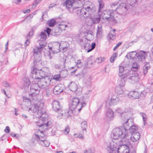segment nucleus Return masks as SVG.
Wrapping results in <instances>:
<instances>
[{"mask_svg": "<svg viewBox=\"0 0 153 153\" xmlns=\"http://www.w3.org/2000/svg\"><path fill=\"white\" fill-rule=\"evenodd\" d=\"M44 104L38 102L37 104L34 105L33 112L35 114L36 113V118L38 119L39 121H35L38 123L37 126H39V128L43 129L42 131H41V134L39 135L35 134L34 138L37 141H41V139L46 138L47 137L45 136L43 131L48 128H50L52 125V122L50 121H48L47 118L45 117L46 111L43 108Z\"/></svg>", "mask_w": 153, "mask_h": 153, "instance_id": "obj_1", "label": "nucleus"}, {"mask_svg": "<svg viewBox=\"0 0 153 153\" xmlns=\"http://www.w3.org/2000/svg\"><path fill=\"white\" fill-rule=\"evenodd\" d=\"M76 7H72L69 11V12L75 14L79 16H82L85 17L91 16L95 12V7L93 4L88 5L86 7L79 9Z\"/></svg>", "mask_w": 153, "mask_h": 153, "instance_id": "obj_2", "label": "nucleus"}, {"mask_svg": "<svg viewBox=\"0 0 153 153\" xmlns=\"http://www.w3.org/2000/svg\"><path fill=\"white\" fill-rule=\"evenodd\" d=\"M114 143L113 141L106 142L105 143V147L106 149L109 152L116 150V152L120 151L121 153H129L128 148L126 145H124L123 144H119V147L117 148L115 146Z\"/></svg>", "mask_w": 153, "mask_h": 153, "instance_id": "obj_3", "label": "nucleus"}, {"mask_svg": "<svg viewBox=\"0 0 153 153\" xmlns=\"http://www.w3.org/2000/svg\"><path fill=\"white\" fill-rule=\"evenodd\" d=\"M112 134H111V137L114 139H118L119 138H121V141L122 144H125V140L128 139L130 136L128 135L126 132L125 133L121 128H114L112 131Z\"/></svg>", "mask_w": 153, "mask_h": 153, "instance_id": "obj_4", "label": "nucleus"}, {"mask_svg": "<svg viewBox=\"0 0 153 153\" xmlns=\"http://www.w3.org/2000/svg\"><path fill=\"white\" fill-rule=\"evenodd\" d=\"M127 113H125L122 114H121V119L123 120H126V122L123 124V126H122L121 128L123 131L127 134L128 132V130L131 127V125L129 123V122H131L132 121V119H130V117L128 116Z\"/></svg>", "mask_w": 153, "mask_h": 153, "instance_id": "obj_5", "label": "nucleus"}, {"mask_svg": "<svg viewBox=\"0 0 153 153\" xmlns=\"http://www.w3.org/2000/svg\"><path fill=\"white\" fill-rule=\"evenodd\" d=\"M45 70L44 69L40 70L37 69L35 66H34L31 72L33 78L36 79H38L45 77L47 74V73Z\"/></svg>", "mask_w": 153, "mask_h": 153, "instance_id": "obj_6", "label": "nucleus"}, {"mask_svg": "<svg viewBox=\"0 0 153 153\" xmlns=\"http://www.w3.org/2000/svg\"><path fill=\"white\" fill-rule=\"evenodd\" d=\"M128 134V136H130V137L128 139H126V140H125V143L123 144V145H126L128 146L129 149V153H130L129 148V146L130 144V140H131L134 142L138 141L140 138V134L138 132H136L135 133L132 134L131 135L129 133Z\"/></svg>", "mask_w": 153, "mask_h": 153, "instance_id": "obj_7", "label": "nucleus"}, {"mask_svg": "<svg viewBox=\"0 0 153 153\" xmlns=\"http://www.w3.org/2000/svg\"><path fill=\"white\" fill-rule=\"evenodd\" d=\"M100 13L103 19L112 22L114 24L117 23L116 20L114 17V13L111 12L110 11L105 10Z\"/></svg>", "mask_w": 153, "mask_h": 153, "instance_id": "obj_8", "label": "nucleus"}, {"mask_svg": "<svg viewBox=\"0 0 153 153\" xmlns=\"http://www.w3.org/2000/svg\"><path fill=\"white\" fill-rule=\"evenodd\" d=\"M111 7L113 10H117V12L119 13H118L119 14L123 13L120 12L121 10L126 11L127 10V5L124 3H120V2L117 3H114L112 4Z\"/></svg>", "mask_w": 153, "mask_h": 153, "instance_id": "obj_9", "label": "nucleus"}, {"mask_svg": "<svg viewBox=\"0 0 153 153\" xmlns=\"http://www.w3.org/2000/svg\"><path fill=\"white\" fill-rule=\"evenodd\" d=\"M51 79V78L48 76L38 79V82L40 88L41 89H47L48 86L50 85Z\"/></svg>", "mask_w": 153, "mask_h": 153, "instance_id": "obj_10", "label": "nucleus"}, {"mask_svg": "<svg viewBox=\"0 0 153 153\" xmlns=\"http://www.w3.org/2000/svg\"><path fill=\"white\" fill-rule=\"evenodd\" d=\"M40 88H41L38 82L37 83L32 84L29 93V95L32 96H36L39 93Z\"/></svg>", "mask_w": 153, "mask_h": 153, "instance_id": "obj_11", "label": "nucleus"}, {"mask_svg": "<svg viewBox=\"0 0 153 153\" xmlns=\"http://www.w3.org/2000/svg\"><path fill=\"white\" fill-rule=\"evenodd\" d=\"M79 106V100L78 98H73L69 105V108L73 111Z\"/></svg>", "mask_w": 153, "mask_h": 153, "instance_id": "obj_12", "label": "nucleus"}, {"mask_svg": "<svg viewBox=\"0 0 153 153\" xmlns=\"http://www.w3.org/2000/svg\"><path fill=\"white\" fill-rule=\"evenodd\" d=\"M52 107L54 111L58 112L59 114L62 115H64V113H62L63 111L62 110V108L59 102L56 100H54L52 103Z\"/></svg>", "mask_w": 153, "mask_h": 153, "instance_id": "obj_13", "label": "nucleus"}, {"mask_svg": "<svg viewBox=\"0 0 153 153\" xmlns=\"http://www.w3.org/2000/svg\"><path fill=\"white\" fill-rule=\"evenodd\" d=\"M68 86L71 91L75 92L77 95H79L81 94V92L79 90L80 89L78 88L77 85L75 82H71Z\"/></svg>", "mask_w": 153, "mask_h": 153, "instance_id": "obj_14", "label": "nucleus"}, {"mask_svg": "<svg viewBox=\"0 0 153 153\" xmlns=\"http://www.w3.org/2000/svg\"><path fill=\"white\" fill-rule=\"evenodd\" d=\"M71 27V24L69 23L62 22L60 23L57 27L62 31L70 28Z\"/></svg>", "mask_w": 153, "mask_h": 153, "instance_id": "obj_15", "label": "nucleus"}, {"mask_svg": "<svg viewBox=\"0 0 153 153\" xmlns=\"http://www.w3.org/2000/svg\"><path fill=\"white\" fill-rule=\"evenodd\" d=\"M85 49L87 51V52L88 53L92 50L95 48L96 46V43L92 42L91 45L89 43L85 42L84 44Z\"/></svg>", "mask_w": 153, "mask_h": 153, "instance_id": "obj_16", "label": "nucleus"}, {"mask_svg": "<svg viewBox=\"0 0 153 153\" xmlns=\"http://www.w3.org/2000/svg\"><path fill=\"white\" fill-rule=\"evenodd\" d=\"M147 56L146 52L143 51H140L137 53V57L138 61H142Z\"/></svg>", "mask_w": 153, "mask_h": 153, "instance_id": "obj_17", "label": "nucleus"}, {"mask_svg": "<svg viewBox=\"0 0 153 153\" xmlns=\"http://www.w3.org/2000/svg\"><path fill=\"white\" fill-rule=\"evenodd\" d=\"M128 75L126 76L125 75H123L122 77H120L118 81V83L119 85V87H123L125 85V81L126 79V77L128 76Z\"/></svg>", "mask_w": 153, "mask_h": 153, "instance_id": "obj_18", "label": "nucleus"}, {"mask_svg": "<svg viewBox=\"0 0 153 153\" xmlns=\"http://www.w3.org/2000/svg\"><path fill=\"white\" fill-rule=\"evenodd\" d=\"M63 91V85L61 84L56 86L53 90L54 94H58Z\"/></svg>", "mask_w": 153, "mask_h": 153, "instance_id": "obj_19", "label": "nucleus"}, {"mask_svg": "<svg viewBox=\"0 0 153 153\" xmlns=\"http://www.w3.org/2000/svg\"><path fill=\"white\" fill-rule=\"evenodd\" d=\"M142 92H141V94L140 95L138 93L137 91H132L130 92L128 94V96L129 97H132L134 99L138 98L139 96H141L142 95Z\"/></svg>", "mask_w": 153, "mask_h": 153, "instance_id": "obj_20", "label": "nucleus"}, {"mask_svg": "<svg viewBox=\"0 0 153 153\" xmlns=\"http://www.w3.org/2000/svg\"><path fill=\"white\" fill-rule=\"evenodd\" d=\"M61 46L60 43H56L53 45V46L52 52L53 53H57L59 51H61L60 46Z\"/></svg>", "mask_w": 153, "mask_h": 153, "instance_id": "obj_21", "label": "nucleus"}, {"mask_svg": "<svg viewBox=\"0 0 153 153\" xmlns=\"http://www.w3.org/2000/svg\"><path fill=\"white\" fill-rule=\"evenodd\" d=\"M61 46H60L61 49V51L62 52H65L68 49V43L66 42H62L60 43Z\"/></svg>", "mask_w": 153, "mask_h": 153, "instance_id": "obj_22", "label": "nucleus"}, {"mask_svg": "<svg viewBox=\"0 0 153 153\" xmlns=\"http://www.w3.org/2000/svg\"><path fill=\"white\" fill-rule=\"evenodd\" d=\"M119 99L117 97L111 98L108 103L110 106H111L117 104L119 101Z\"/></svg>", "mask_w": 153, "mask_h": 153, "instance_id": "obj_23", "label": "nucleus"}, {"mask_svg": "<svg viewBox=\"0 0 153 153\" xmlns=\"http://www.w3.org/2000/svg\"><path fill=\"white\" fill-rule=\"evenodd\" d=\"M101 17V16L100 13H98V15H95L92 19V21L93 24H95L99 23L100 21Z\"/></svg>", "mask_w": 153, "mask_h": 153, "instance_id": "obj_24", "label": "nucleus"}, {"mask_svg": "<svg viewBox=\"0 0 153 153\" xmlns=\"http://www.w3.org/2000/svg\"><path fill=\"white\" fill-rule=\"evenodd\" d=\"M129 79L131 80L132 81H133V82H138L139 80V76H138L137 74H135V75L133 76H129L128 77Z\"/></svg>", "mask_w": 153, "mask_h": 153, "instance_id": "obj_25", "label": "nucleus"}, {"mask_svg": "<svg viewBox=\"0 0 153 153\" xmlns=\"http://www.w3.org/2000/svg\"><path fill=\"white\" fill-rule=\"evenodd\" d=\"M42 50L39 47L36 48L33 50L34 56H36L37 55H41V52Z\"/></svg>", "mask_w": 153, "mask_h": 153, "instance_id": "obj_26", "label": "nucleus"}, {"mask_svg": "<svg viewBox=\"0 0 153 153\" xmlns=\"http://www.w3.org/2000/svg\"><path fill=\"white\" fill-rule=\"evenodd\" d=\"M138 129L137 126L136 125H132V124L131 125V127L129 128L128 130L130 131V133L132 134L135 133V132H137Z\"/></svg>", "mask_w": 153, "mask_h": 153, "instance_id": "obj_27", "label": "nucleus"}, {"mask_svg": "<svg viewBox=\"0 0 153 153\" xmlns=\"http://www.w3.org/2000/svg\"><path fill=\"white\" fill-rule=\"evenodd\" d=\"M75 4L76 7L80 8L82 6L85 4L84 0H78L74 2V4Z\"/></svg>", "mask_w": 153, "mask_h": 153, "instance_id": "obj_28", "label": "nucleus"}, {"mask_svg": "<svg viewBox=\"0 0 153 153\" xmlns=\"http://www.w3.org/2000/svg\"><path fill=\"white\" fill-rule=\"evenodd\" d=\"M62 32L61 30H60L58 29L57 27H56L55 28L54 31H52L51 34L53 36H56L59 35Z\"/></svg>", "mask_w": 153, "mask_h": 153, "instance_id": "obj_29", "label": "nucleus"}, {"mask_svg": "<svg viewBox=\"0 0 153 153\" xmlns=\"http://www.w3.org/2000/svg\"><path fill=\"white\" fill-rule=\"evenodd\" d=\"M150 66L149 63H147L143 66V73L145 75L148 72V70L150 69Z\"/></svg>", "mask_w": 153, "mask_h": 153, "instance_id": "obj_30", "label": "nucleus"}, {"mask_svg": "<svg viewBox=\"0 0 153 153\" xmlns=\"http://www.w3.org/2000/svg\"><path fill=\"white\" fill-rule=\"evenodd\" d=\"M98 2L99 3V8L98 13H100L102 12V9L104 7V5L103 1L101 0L98 1Z\"/></svg>", "mask_w": 153, "mask_h": 153, "instance_id": "obj_31", "label": "nucleus"}, {"mask_svg": "<svg viewBox=\"0 0 153 153\" xmlns=\"http://www.w3.org/2000/svg\"><path fill=\"white\" fill-rule=\"evenodd\" d=\"M47 138H43L42 139H41V143L44 146L46 147H48L50 145V143L48 141L46 140Z\"/></svg>", "mask_w": 153, "mask_h": 153, "instance_id": "obj_32", "label": "nucleus"}, {"mask_svg": "<svg viewBox=\"0 0 153 153\" xmlns=\"http://www.w3.org/2000/svg\"><path fill=\"white\" fill-rule=\"evenodd\" d=\"M139 68V65L138 63L137 62H134L132 65V67L131 68V71H136Z\"/></svg>", "mask_w": 153, "mask_h": 153, "instance_id": "obj_33", "label": "nucleus"}, {"mask_svg": "<svg viewBox=\"0 0 153 153\" xmlns=\"http://www.w3.org/2000/svg\"><path fill=\"white\" fill-rule=\"evenodd\" d=\"M49 50L47 52V53H45V56L48 57L50 59H52V56L51 55V52H52L53 47H49Z\"/></svg>", "mask_w": 153, "mask_h": 153, "instance_id": "obj_34", "label": "nucleus"}, {"mask_svg": "<svg viewBox=\"0 0 153 153\" xmlns=\"http://www.w3.org/2000/svg\"><path fill=\"white\" fill-rule=\"evenodd\" d=\"M115 34L112 33L111 32H110L108 34L107 39L109 40H114L115 39Z\"/></svg>", "mask_w": 153, "mask_h": 153, "instance_id": "obj_35", "label": "nucleus"}, {"mask_svg": "<svg viewBox=\"0 0 153 153\" xmlns=\"http://www.w3.org/2000/svg\"><path fill=\"white\" fill-rule=\"evenodd\" d=\"M106 115L110 118H112L114 117V113L113 111L111 109L107 110Z\"/></svg>", "mask_w": 153, "mask_h": 153, "instance_id": "obj_36", "label": "nucleus"}, {"mask_svg": "<svg viewBox=\"0 0 153 153\" xmlns=\"http://www.w3.org/2000/svg\"><path fill=\"white\" fill-rule=\"evenodd\" d=\"M56 22L55 19H52L47 22V24L50 27H52L55 25Z\"/></svg>", "mask_w": 153, "mask_h": 153, "instance_id": "obj_37", "label": "nucleus"}, {"mask_svg": "<svg viewBox=\"0 0 153 153\" xmlns=\"http://www.w3.org/2000/svg\"><path fill=\"white\" fill-rule=\"evenodd\" d=\"M81 127L83 132H86V128L87 127V122L86 121H83L81 123Z\"/></svg>", "mask_w": 153, "mask_h": 153, "instance_id": "obj_38", "label": "nucleus"}, {"mask_svg": "<svg viewBox=\"0 0 153 153\" xmlns=\"http://www.w3.org/2000/svg\"><path fill=\"white\" fill-rule=\"evenodd\" d=\"M40 56L41 55H37L36 56H34V62H33V64L34 65H35V64L37 62H40L41 60Z\"/></svg>", "mask_w": 153, "mask_h": 153, "instance_id": "obj_39", "label": "nucleus"}, {"mask_svg": "<svg viewBox=\"0 0 153 153\" xmlns=\"http://www.w3.org/2000/svg\"><path fill=\"white\" fill-rule=\"evenodd\" d=\"M60 75L62 77H65L68 75V71L66 70H62L60 72Z\"/></svg>", "mask_w": 153, "mask_h": 153, "instance_id": "obj_40", "label": "nucleus"}, {"mask_svg": "<svg viewBox=\"0 0 153 153\" xmlns=\"http://www.w3.org/2000/svg\"><path fill=\"white\" fill-rule=\"evenodd\" d=\"M61 77L62 76L60 74H59L53 76L52 79H53L59 81L61 80Z\"/></svg>", "mask_w": 153, "mask_h": 153, "instance_id": "obj_41", "label": "nucleus"}, {"mask_svg": "<svg viewBox=\"0 0 153 153\" xmlns=\"http://www.w3.org/2000/svg\"><path fill=\"white\" fill-rule=\"evenodd\" d=\"M137 53L136 51H132L129 53L130 58L131 59L134 58L137 55Z\"/></svg>", "mask_w": 153, "mask_h": 153, "instance_id": "obj_42", "label": "nucleus"}, {"mask_svg": "<svg viewBox=\"0 0 153 153\" xmlns=\"http://www.w3.org/2000/svg\"><path fill=\"white\" fill-rule=\"evenodd\" d=\"M116 91L118 95L121 94L123 93V91L121 87H117L116 88Z\"/></svg>", "mask_w": 153, "mask_h": 153, "instance_id": "obj_43", "label": "nucleus"}, {"mask_svg": "<svg viewBox=\"0 0 153 153\" xmlns=\"http://www.w3.org/2000/svg\"><path fill=\"white\" fill-rule=\"evenodd\" d=\"M135 0H128L127 1V4L133 7L136 3Z\"/></svg>", "mask_w": 153, "mask_h": 153, "instance_id": "obj_44", "label": "nucleus"}, {"mask_svg": "<svg viewBox=\"0 0 153 153\" xmlns=\"http://www.w3.org/2000/svg\"><path fill=\"white\" fill-rule=\"evenodd\" d=\"M140 115L142 117L143 119V123L145 125L146 123V115L144 113H140Z\"/></svg>", "mask_w": 153, "mask_h": 153, "instance_id": "obj_45", "label": "nucleus"}, {"mask_svg": "<svg viewBox=\"0 0 153 153\" xmlns=\"http://www.w3.org/2000/svg\"><path fill=\"white\" fill-rule=\"evenodd\" d=\"M40 36L42 39H45L47 38V35L45 32H41L40 34Z\"/></svg>", "mask_w": 153, "mask_h": 153, "instance_id": "obj_46", "label": "nucleus"}, {"mask_svg": "<svg viewBox=\"0 0 153 153\" xmlns=\"http://www.w3.org/2000/svg\"><path fill=\"white\" fill-rule=\"evenodd\" d=\"M86 105V103L84 102H79V107H80L78 109V111L79 112L80 111L82 107L85 106Z\"/></svg>", "mask_w": 153, "mask_h": 153, "instance_id": "obj_47", "label": "nucleus"}, {"mask_svg": "<svg viewBox=\"0 0 153 153\" xmlns=\"http://www.w3.org/2000/svg\"><path fill=\"white\" fill-rule=\"evenodd\" d=\"M97 28L98 29L97 31V35H99L101 34L102 33V29L101 27L99 26H98Z\"/></svg>", "mask_w": 153, "mask_h": 153, "instance_id": "obj_48", "label": "nucleus"}, {"mask_svg": "<svg viewBox=\"0 0 153 153\" xmlns=\"http://www.w3.org/2000/svg\"><path fill=\"white\" fill-rule=\"evenodd\" d=\"M76 66L78 68H81L82 65V63L81 62V60L79 59L76 62Z\"/></svg>", "mask_w": 153, "mask_h": 153, "instance_id": "obj_49", "label": "nucleus"}, {"mask_svg": "<svg viewBox=\"0 0 153 153\" xmlns=\"http://www.w3.org/2000/svg\"><path fill=\"white\" fill-rule=\"evenodd\" d=\"M70 130V128L69 126L66 127L64 130L63 131V132L65 134H67L69 132Z\"/></svg>", "mask_w": 153, "mask_h": 153, "instance_id": "obj_50", "label": "nucleus"}, {"mask_svg": "<svg viewBox=\"0 0 153 153\" xmlns=\"http://www.w3.org/2000/svg\"><path fill=\"white\" fill-rule=\"evenodd\" d=\"M85 83L87 85H89L91 82V78L90 77H88L87 80L85 81Z\"/></svg>", "mask_w": 153, "mask_h": 153, "instance_id": "obj_51", "label": "nucleus"}, {"mask_svg": "<svg viewBox=\"0 0 153 153\" xmlns=\"http://www.w3.org/2000/svg\"><path fill=\"white\" fill-rule=\"evenodd\" d=\"M33 30L32 29L29 32L27 36V38H29L30 36H32L33 35Z\"/></svg>", "mask_w": 153, "mask_h": 153, "instance_id": "obj_52", "label": "nucleus"}, {"mask_svg": "<svg viewBox=\"0 0 153 153\" xmlns=\"http://www.w3.org/2000/svg\"><path fill=\"white\" fill-rule=\"evenodd\" d=\"M116 111L118 113L120 114V116L121 117V114H122L123 113H126V112H122V111L121 110L120 108H118L116 110Z\"/></svg>", "mask_w": 153, "mask_h": 153, "instance_id": "obj_53", "label": "nucleus"}, {"mask_svg": "<svg viewBox=\"0 0 153 153\" xmlns=\"http://www.w3.org/2000/svg\"><path fill=\"white\" fill-rule=\"evenodd\" d=\"M3 85L5 87H10V85L7 81H4L3 82Z\"/></svg>", "mask_w": 153, "mask_h": 153, "instance_id": "obj_54", "label": "nucleus"}, {"mask_svg": "<svg viewBox=\"0 0 153 153\" xmlns=\"http://www.w3.org/2000/svg\"><path fill=\"white\" fill-rule=\"evenodd\" d=\"M122 42H119L113 48V51H115L116 49L122 44Z\"/></svg>", "mask_w": 153, "mask_h": 153, "instance_id": "obj_55", "label": "nucleus"}, {"mask_svg": "<svg viewBox=\"0 0 153 153\" xmlns=\"http://www.w3.org/2000/svg\"><path fill=\"white\" fill-rule=\"evenodd\" d=\"M39 47H38L40 48L42 50V49L44 48L45 46V45L42 42H40L39 43Z\"/></svg>", "mask_w": 153, "mask_h": 153, "instance_id": "obj_56", "label": "nucleus"}, {"mask_svg": "<svg viewBox=\"0 0 153 153\" xmlns=\"http://www.w3.org/2000/svg\"><path fill=\"white\" fill-rule=\"evenodd\" d=\"M27 39L26 40V41H25V47L29 45V44L30 43V40H29L28 38H27Z\"/></svg>", "mask_w": 153, "mask_h": 153, "instance_id": "obj_57", "label": "nucleus"}, {"mask_svg": "<svg viewBox=\"0 0 153 153\" xmlns=\"http://www.w3.org/2000/svg\"><path fill=\"white\" fill-rule=\"evenodd\" d=\"M45 31L48 33V35H49L50 33L51 32V29L49 27L47 28L46 30H45Z\"/></svg>", "mask_w": 153, "mask_h": 153, "instance_id": "obj_58", "label": "nucleus"}, {"mask_svg": "<svg viewBox=\"0 0 153 153\" xmlns=\"http://www.w3.org/2000/svg\"><path fill=\"white\" fill-rule=\"evenodd\" d=\"M124 71V68L122 66L119 67V72L122 73Z\"/></svg>", "mask_w": 153, "mask_h": 153, "instance_id": "obj_59", "label": "nucleus"}, {"mask_svg": "<svg viewBox=\"0 0 153 153\" xmlns=\"http://www.w3.org/2000/svg\"><path fill=\"white\" fill-rule=\"evenodd\" d=\"M137 41L136 40H134L133 41H131L130 42L128 43V46L129 47H130L132 46L133 44V43Z\"/></svg>", "mask_w": 153, "mask_h": 153, "instance_id": "obj_60", "label": "nucleus"}, {"mask_svg": "<svg viewBox=\"0 0 153 153\" xmlns=\"http://www.w3.org/2000/svg\"><path fill=\"white\" fill-rule=\"evenodd\" d=\"M101 57H100L99 58H97V59H96L95 61V62L99 63H101Z\"/></svg>", "mask_w": 153, "mask_h": 153, "instance_id": "obj_61", "label": "nucleus"}, {"mask_svg": "<svg viewBox=\"0 0 153 153\" xmlns=\"http://www.w3.org/2000/svg\"><path fill=\"white\" fill-rule=\"evenodd\" d=\"M4 131L7 133H9L10 131V128L9 126L6 127L5 129L4 130Z\"/></svg>", "mask_w": 153, "mask_h": 153, "instance_id": "obj_62", "label": "nucleus"}, {"mask_svg": "<svg viewBox=\"0 0 153 153\" xmlns=\"http://www.w3.org/2000/svg\"><path fill=\"white\" fill-rule=\"evenodd\" d=\"M84 153H92L91 149L89 148L88 150H86L84 151Z\"/></svg>", "mask_w": 153, "mask_h": 153, "instance_id": "obj_63", "label": "nucleus"}, {"mask_svg": "<svg viewBox=\"0 0 153 153\" xmlns=\"http://www.w3.org/2000/svg\"><path fill=\"white\" fill-rule=\"evenodd\" d=\"M61 65L60 64L55 65L54 66L55 68L57 69L60 68Z\"/></svg>", "mask_w": 153, "mask_h": 153, "instance_id": "obj_64", "label": "nucleus"}]
</instances>
